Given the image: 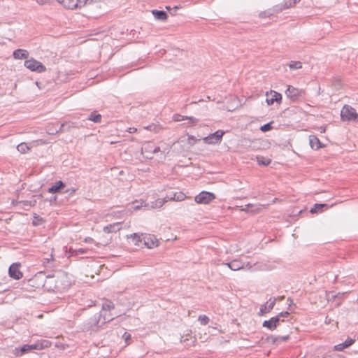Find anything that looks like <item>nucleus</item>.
Instances as JSON below:
<instances>
[{"mask_svg":"<svg viewBox=\"0 0 358 358\" xmlns=\"http://www.w3.org/2000/svg\"><path fill=\"white\" fill-rule=\"evenodd\" d=\"M137 131V129L135 127H129L127 129V131L130 134L135 133Z\"/></svg>","mask_w":358,"mask_h":358,"instance_id":"46","label":"nucleus"},{"mask_svg":"<svg viewBox=\"0 0 358 358\" xmlns=\"http://www.w3.org/2000/svg\"><path fill=\"white\" fill-rule=\"evenodd\" d=\"M76 191V189L75 188H70V189H68L66 191H64V192L71 195V194H74Z\"/></svg>","mask_w":358,"mask_h":358,"instance_id":"43","label":"nucleus"},{"mask_svg":"<svg viewBox=\"0 0 358 358\" xmlns=\"http://www.w3.org/2000/svg\"><path fill=\"white\" fill-rule=\"evenodd\" d=\"M289 338V336H271L269 338V339L271 340V341L273 343H278V342L285 341L288 340Z\"/></svg>","mask_w":358,"mask_h":358,"instance_id":"29","label":"nucleus"},{"mask_svg":"<svg viewBox=\"0 0 358 358\" xmlns=\"http://www.w3.org/2000/svg\"><path fill=\"white\" fill-rule=\"evenodd\" d=\"M354 342H355V340H353L352 338H348L344 343L336 345L335 348L336 350L342 351L345 348H347L350 347V345H352L354 343Z\"/></svg>","mask_w":358,"mask_h":358,"instance_id":"21","label":"nucleus"},{"mask_svg":"<svg viewBox=\"0 0 358 358\" xmlns=\"http://www.w3.org/2000/svg\"><path fill=\"white\" fill-rule=\"evenodd\" d=\"M54 280L52 277L48 276L45 282V285L51 283Z\"/></svg>","mask_w":358,"mask_h":358,"instance_id":"45","label":"nucleus"},{"mask_svg":"<svg viewBox=\"0 0 358 358\" xmlns=\"http://www.w3.org/2000/svg\"><path fill=\"white\" fill-rule=\"evenodd\" d=\"M257 161L259 165L268 166L271 163V159L264 158L262 156H257Z\"/></svg>","mask_w":358,"mask_h":358,"instance_id":"28","label":"nucleus"},{"mask_svg":"<svg viewBox=\"0 0 358 358\" xmlns=\"http://www.w3.org/2000/svg\"><path fill=\"white\" fill-rule=\"evenodd\" d=\"M181 6H174L173 8H172L171 9V15H175L176 13V11L178 9L180 8Z\"/></svg>","mask_w":358,"mask_h":358,"instance_id":"42","label":"nucleus"},{"mask_svg":"<svg viewBox=\"0 0 358 358\" xmlns=\"http://www.w3.org/2000/svg\"><path fill=\"white\" fill-rule=\"evenodd\" d=\"M159 151H160V148L159 147H155L152 149V154H155V153H157V152H158Z\"/></svg>","mask_w":358,"mask_h":358,"instance_id":"47","label":"nucleus"},{"mask_svg":"<svg viewBox=\"0 0 358 358\" xmlns=\"http://www.w3.org/2000/svg\"><path fill=\"white\" fill-rule=\"evenodd\" d=\"M29 149L28 145L25 143H20L17 146V150L21 153H25Z\"/></svg>","mask_w":358,"mask_h":358,"instance_id":"32","label":"nucleus"},{"mask_svg":"<svg viewBox=\"0 0 358 358\" xmlns=\"http://www.w3.org/2000/svg\"><path fill=\"white\" fill-rule=\"evenodd\" d=\"M185 195L182 192H176V193H173V197H169V199L181 201H183L185 199Z\"/></svg>","mask_w":358,"mask_h":358,"instance_id":"27","label":"nucleus"},{"mask_svg":"<svg viewBox=\"0 0 358 358\" xmlns=\"http://www.w3.org/2000/svg\"><path fill=\"white\" fill-rule=\"evenodd\" d=\"M85 242L87 243H91L93 241V239L92 238H85Z\"/></svg>","mask_w":358,"mask_h":358,"instance_id":"51","label":"nucleus"},{"mask_svg":"<svg viewBox=\"0 0 358 358\" xmlns=\"http://www.w3.org/2000/svg\"><path fill=\"white\" fill-rule=\"evenodd\" d=\"M152 149L153 147L150 143H148L142 148L143 151H144L145 153L149 152L150 154H152Z\"/></svg>","mask_w":358,"mask_h":358,"instance_id":"37","label":"nucleus"},{"mask_svg":"<svg viewBox=\"0 0 358 358\" xmlns=\"http://www.w3.org/2000/svg\"><path fill=\"white\" fill-rule=\"evenodd\" d=\"M279 321L280 322H283L284 321V319L282 318L281 317H279Z\"/></svg>","mask_w":358,"mask_h":358,"instance_id":"55","label":"nucleus"},{"mask_svg":"<svg viewBox=\"0 0 358 358\" xmlns=\"http://www.w3.org/2000/svg\"><path fill=\"white\" fill-rule=\"evenodd\" d=\"M53 259L52 258V255H51V258L50 259H48V258L45 259V261H44V263H45V262L48 263L50 261V259Z\"/></svg>","mask_w":358,"mask_h":358,"instance_id":"52","label":"nucleus"},{"mask_svg":"<svg viewBox=\"0 0 358 358\" xmlns=\"http://www.w3.org/2000/svg\"><path fill=\"white\" fill-rule=\"evenodd\" d=\"M120 222L108 224L103 227V231L106 233L116 232L120 229Z\"/></svg>","mask_w":358,"mask_h":358,"instance_id":"19","label":"nucleus"},{"mask_svg":"<svg viewBox=\"0 0 358 358\" xmlns=\"http://www.w3.org/2000/svg\"><path fill=\"white\" fill-rule=\"evenodd\" d=\"M215 198L214 194L208 192H201L194 198L197 203L208 204Z\"/></svg>","mask_w":358,"mask_h":358,"instance_id":"7","label":"nucleus"},{"mask_svg":"<svg viewBox=\"0 0 358 358\" xmlns=\"http://www.w3.org/2000/svg\"><path fill=\"white\" fill-rule=\"evenodd\" d=\"M144 244L148 248H152L155 246L157 245V239L152 236L150 235H145L143 237Z\"/></svg>","mask_w":358,"mask_h":358,"instance_id":"15","label":"nucleus"},{"mask_svg":"<svg viewBox=\"0 0 358 358\" xmlns=\"http://www.w3.org/2000/svg\"><path fill=\"white\" fill-rule=\"evenodd\" d=\"M66 187L65 183L62 180H58L55 182L50 187L48 188V192L51 194L61 192L62 190Z\"/></svg>","mask_w":358,"mask_h":358,"instance_id":"14","label":"nucleus"},{"mask_svg":"<svg viewBox=\"0 0 358 358\" xmlns=\"http://www.w3.org/2000/svg\"><path fill=\"white\" fill-rule=\"evenodd\" d=\"M300 0H294V3H296V1H299Z\"/></svg>","mask_w":358,"mask_h":358,"instance_id":"58","label":"nucleus"},{"mask_svg":"<svg viewBox=\"0 0 358 358\" xmlns=\"http://www.w3.org/2000/svg\"><path fill=\"white\" fill-rule=\"evenodd\" d=\"M43 219L39 217V216H35L34 220L32 222L33 225L37 226L42 223Z\"/></svg>","mask_w":358,"mask_h":358,"instance_id":"39","label":"nucleus"},{"mask_svg":"<svg viewBox=\"0 0 358 358\" xmlns=\"http://www.w3.org/2000/svg\"><path fill=\"white\" fill-rule=\"evenodd\" d=\"M289 315V313L288 311H283L278 315V317H281L282 318L287 317Z\"/></svg>","mask_w":358,"mask_h":358,"instance_id":"40","label":"nucleus"},{"mask_svg":"<svg viewBox=\"0 0 358 358\" xmlns=\"http://www.w3.org/2000/svg\"><path fill=\"white\" fill-rule=\"evenodd\" d=\"M341 117L343 121L357 122L358 113L351 106L345 105L341 110Z\"/></svg>","mask_w":358,"mask_h":358,"instance_id":"3","label":"nucleus"},{"mask_svg":"<svg viewBox=\"0 0 358 358\" xmlns=\"http://www.w3.org/2000/svg\"><path fill=\"white\" fill-rule=\"evenodd\" d=\"M100 320V315L96 314L89 319V320L83 324V330H94L98 327Z\"/></svg>","mask_w":358,"mask_h":358,"instance_id":"10","label":"nucleus"},{"mask_svg":"<svg viewBox=\"0 0 358 358\" xmlns=\"http://www.w3.org/2000/svg\"><path fill=\"white\" fill-rule=\"evenodd\" d=\"M196 141H197V139H196L194 136H188V142H189V143H195Z\"/></svg>","mask_w":358,"mask_h":358,"instance_id":"41","label":"nucleus"},{"mask_svg":"<svg viewBox=\"0 0 358 358\" xmlns=\"http://www.w3.org/2000/svg\"><path fill=\"white\" fill-rule=\"evenodd\" d=\"M24 65L31 71L42 73L46 71V67L41 62L34 58L25 60Z\"/></svg>","mask_w":358,"mask_h":358,"instance_id":"4","label":"nucleus"},{"mask_svg":"<svg viewBox=\"0 0 358 358\" xmlns=\"http://www.w3.org/2000/svg\"><path fill=\"white\" fill-rule=\"evenodd\" d=\"M324 208H327V205L325 203H315L314 207L310 210L311 213H317L322 211Z\"/></svg>","mask_w":358,"mask_h":358,"instance_id":"23","label":"nucleus"},{"mask_svg":"<svg viewBox=\"0 0 358 358\" xmlns=\"http://www.w3.org/2000/svg\"><path fill=\"white\" fill-rule=\"evenodd\" d=\"M13 56L16 59H27L29 57V52L26 50L17 49L13 51Z\"/></svg>","mask_w":358,"mask_h":358,"instance_id":"16","label":"nucleus"},{"mask_svg":"<svg viewBox=\"0 0 358 358\" xmlns=\"http://www.w3.org/2000/svg\"><path fill=\"white\" fill-rule=\"evenodd\" d=\"M338 358H345V357H339Z\"/></svg>","mask_w":358,"mask_h":358,"instance_id":"59","label":"nucleus"},{"mask_svg":"<svg viewBox=\"0 0 358 358\" xmlns=\"http://www.w3.org/2000/svg\"><path fill=\"white\" fill-rule=\"evenodd\" d=\"M309 143L310 147L314 150H318L319 148L322 147L319 138L314 135H310L309 136Z\"/></svg>","mask_w":358,"mask_h":358,"instance_id":"17","label":"nucleus"},{"mask_svg":"<svg viewBox=\"0 0 358 358\" xmlns=\"http://www.w3.org/2000/svg\"><path fill=\"white\" fill-rule=\"evenodd\" d=\"M275 298H270L265 304H263L260 306L259 315H263L269 313L273 308L275 304Z\"/></svg>","mask_w":358,"mask_h":358,"instance_id":"12","label":"nucleus"},{"mask_svg":"<svg viewBox=\"0 0 358 358\" xmlns=\"http://www.w3.org/2000/svg\"><path fill=\"white\" fill-rule=\"evenodd\" d=\"M65 278L64 275H62V276H59V277H57V280H55V288L57 289V290H60L61 289H65L67 287H69V284H66V285H64V287H62V282H63V280L64 278Z\"/></svg>","mask_w":358,"mask_h":358,"instance_id":"24","label":"nucleus"},{"mask_svg":"<svg viewBox=\"0 0 358 358\" xmlns=\"http://www.w3.org/2000/svg\"><path fill=\"white\" fill-rule=\"evenodd\" d=\"M262 326L264 327H266V328L268 329L269 330H271V331L274 330L276 328V324L273 321L272 318H271L268 320H265L263 322Z\"/></svg>","mask_w":358,"mask_h":358,"instance_id":"25","label":"nucleus"},{"mask_svg":"<svg viewBox=\"0 0 358 358\" xmlns=\"http://www.w3.org/2000/svg\"><path fill=\"white\" fill-rule=\"evenodd\" d=\"M127 238H133L136 245H138V243L142 241L141 236L137 233L130 234L129 236H127Z\"/></svg>","mask_w":358,"mask_h":358,"instance_id":"31","label":"nucleus"},{"mask_svg":"<svg viewBox=\"0 0 358 358\" xmlns=\"http://www.w3.org/2000/svg\"><path fill=\"white\" fill-rule=\"evenodd\" d=\"M273 321L275 322V324H276V327H278V325L279 324V323L280 322L279 321V317L278 315H276L275 317H271Z\"/></svg>","mask_w":358,"mask_h":358,"instance_id":"44","label":"nucleus"},{"mask_svg":"<svg viewBox=\"0 0 358 358\" xmlns=\"http://www.w3.org/2000/svg\"><path fill=\"white\" fill-rule=\"evenodd\" d=\"M50 345H51V343L48 340H44V339L39 340L34 344H26V345H24L23 346H22L20 348L19 352L17 353V355L22 356V355H23L31 350H43V349L49 348L50 346Z\"/></svg>","mask_w":358,"mask_h":358,"instance_id":"1","label":"nucleus"},{"mask_svg":"<svg viewBox=\"0 0 358 358\" xmlns=\"http://www.w3.org/2000/svg\"><path fill=\"white\" fill-rule=\"evenodd\" d=\"M115 307L114 303L110 301H106L102 304V309L103 310H110Z\"/></svg>","mask_w":358,"mask_h":358,"instance_id":"30","label":"nucleus"},{"mask_svg":"<svg viewBox=\"0 0 358 358\" xmlns=\"http://www.w3.org/2000/svg\"><path fill=\"white\" fill-rule=\"evenodd\" d=\"M101 115L96 113V111H94L91 113L87 120H91L95 123H99L101 121Z\"/></svg>","mask_w":358,"mask_h":358,"instance_id":"22","label":"nucleus"},{"mask_svg":"<svg viewBox=\"0 0 358 358\" xmlns=\"http://www.w3.org/2000/svg\"><path fill=\"white\" fill-rule=\"evenodd\" d=\"M289 67L291 69H299L302 67V65H301V63L300 62H296V61H292L289 64Z\"/></svg>","mask_w":358,"mask_h":358,"instance_id":"34","label":"nucleus"},{"mask_svg":"<svg viewBox=\"0 0 358 358\" xmlns=\"http://www.w3.org/2000/svg\"><path fill=\"white\" fill-rule=\"evenodd\" d=\"M166 9L171 12V11L172 8H171V6H166Z\"/></svg>","mask_w":358,"mask_h":358,"instance_id":"53","label":"nucleus"},{"mask_svg":"<svg viewBox=\"0 0 358 358\" xmlns=\"http://www.w3.org/2000/svg\"><path fill=\"white\" fill-rule=\"evenodd\" d=\"M198 320L200 322L201 324L206 325L209 322V318L205 315H201L199 316Z\"/></svg>","mask_w":358,"mask_h":358,"instance_id":"35","label":"nucleus"},{"mask_svg":"<svg viewBox=\"0 0 358 358\" xmlns=\"http://www.w3.org/2000/svg\"><path fill=\"white\" fill-rule=\"evenodd\" d=\"M113 319V317L108 318V322H109V321L112 320Z\"/></svg>","mask_w":358,"mask_h":358,"instance_id":"57","label":"nucleus"},{"mask_svg":"<svg viewBox=\"0 0 358 358\" xmlns=\"http://www.w3.org/2000/svg\"><path fill=\"white\" fill-rule=\"evenodd\" d=\"M262 206H263L261 204L254 205L248 203L245 206V208L241 209V210H244L245 212H251L252 213H257L260 211Z\"/></svg>","mask_w":358,"mask_h":358,"instance_id":"18","label":"nucleus"},{"mask_svg":"<svg viewBox=\"0 0 358 358\" xmlns=\"http://www.w3.org/2000/svg\"><path fill=\"white\" fill-rule=\"evenodd\" d=\"M10 277L13 279L19 280L22 277V273L19 269V264H13L10 266L8 269Z\"/></svg>","mask_w":358,"mask_h":358,"instance_id":"13","label":"nucleus"},{"mask_svg":"<svg viewBox=\"0 0 358 358\" xmlns=\"http://www.w3.org/2000/svg\"><path fill=\"white\" fill-rule=\"evenodd\" d=\"M287 301H290V304H291V303H292V300L290 298H288V299H287Z\"/></svg>","mask_w":358,"mask_h":358,"instance_id":"56","label":"nucleus"},{"mask_svg":"<svg viewBox=\"0 0 358 358\" xmlns=\"http://www.w3.org/2000/svg\"><path fill=\"white\" fill-rule=\"evenodd\" d=\"M152 13L155 17V19L161 21L166 20L168 17L166 13L164 10H152Z\"/></svg>","mask_w":358,"mask_h":358,"instance_id":"20","label":"nucleus"},{"mask_svg":"<svg viewBox=\"0 0 358 358\" xmlns=\"http://www.w3.org/2000/svg\"><path fill=\"white\" fill-rule=\"evenodd\" d=\"M68 9L81 8L86 5H90L99 2L100 0H56Z\"/></svg>","mask_w":358,"mask_h":358,"instance_id":"2","label":"nucleus"},{"mask_svg":"<svg viewBox=\"0 0 358 358\" xmlns=\"http://www.w3.org/2000/svg\"><path fill=\"white\" fill-rule=\"evenodd\" d=\"M282 100L281 94L275 92L271 91V92L266 93V102L268 106H271L274 103V102L280 103Z\"/></svg>","mask_w":358,"mask_h":358,"instance_id":"11","label":"nucleus"},{"mask_svg":"<svg viewBox=\"0 0 358 358\" xmlns=\"http://www.w3.org/2000/svg\"><path fill=\"white\" fill-rule=\"evenodd\" d=\"M224 265H227L230 269L232 271H238L241 269H244L247 267L248 269L252 268L250 263H247L246 264L242 262L240 259H234L229 262L224 263Z\"/></svg>","mask_w":358,"mask_h":358,"instance_id":"9","label":"nucleus"},{"mask_svg":"<svg viewBox=\"0 0 358 358\" xmlns=\"http://www.w3.org/2000/svg\"><path fill=\"white\" fill-rule=\"evenodd\" d=\"M169 197H173V193H171L170 195L166 196L164 199V201H170Z\"/></svg>","mask_w":358,"mask_h":358,"instance_id":"48","label":"nucleus"},{"mask_svg":"<svg viewBox=\"0 0 358 358\" xmlns=\"http://www.w3.org/2000/svg\"><path fill=\"white\" fill-rule=\"evenodd\" d=\"M125 341L127 342L129 339L131 338V336L129 334H124V335Z\"/></svg>","mask_w":358,"mask_h":358,"instance_id":"49","label":"nucleus"},{"mask_svg":"<svg viewBox=\"0 0 358 358\" xmlns=\"http://www.w3.org/2000/svg\"><path fill=\"white\" fill-rule=\"evenodd\" d=\"M38 3L39 4H43V3H44V0H38Z\"/></svg>","mask_w":358,"mask_h":358,"instance_id":"54","label":"nucleus"},{"mask_svg":"<svg viewBox=\"0 0 358 358\" xmlns=\"http://www.w3.org/2000/svg\"><path fill=\"white\" fill-rule=\"evenodd\" d=\"M185 120H188V122L186 123L187 127H193L196 125L199 121V119L192 116H185Z\"/></svg>","mask_w":358,"mask_h":358,"instance_id":"26","label":"nucleus"},{"mask_svg":"<svg viewBox=\"0 0 358 358\" xmlns=\"http://www.w3.org/2000/svg\"><path fill=\"white\" fill-rule=\"evenodd\" d=\"M285 94L292 101H296L298 98L303 96L305 95V91L301 89L295 88L293 86L289 85Z\"/></svg>","mask_w":358,"mask_h":358,"instance_id":"6","label":"nucleus"},{"mask_svg":"<svg viewBox=\"0 0 358 358\" xmlns=\"http://www.w3.org/2000/svg\"><path fill=\"white\" fill-rule=\"evenodd\" d=\"M224 132L222 130H217L213 134L203 138V141L207 144H216L221 142Z\"/></svg>","mask_w":358,"mask_h":358,"instance_id":"8","label":"nucleus"},{"mask_svg":"<svg viewBox=\"0 0 358 358\" xmlns=\"http://www.w3.org/2000/svg\"><path fill=\"white\" fill-rule=\"evenodd\" d=\"M74 127V123L73 122H65L61 124L57 123L55 125H49L47 129L49 134L53 135L59 131H69L71 127Z\"/></svg>","mask_w":358,"mask_h":358,"instance_id":"5","label":"nucleus"},{"mask_svg":"<svg viewBox=\"0 0 358 358\" xmlns=\"http://www.w3.org/2000/svg\"><path fill=\"white\" fill-rule=\"evenodd\" d=\"M185 115H181L180 114H174L173 116V120L176 122H180L182 120H185Z\"/></svg>","mask_w":358,"mask_h":358,"instance_id":"38","label":"nucleus"},{"mask_svg":"<svg viewBox=\"0 0 358 358\" xmlns=\"http://www.w3.org/2000/svg\"><path fill=\"white\" fill-rule=\"evenodd\" d=\"M164 201H162V200H158L157 201V203H159V207H161L162 206L163 203H164Z\"/></svg>","mask_w":358,"mask_h":358,"instance_id":"50","label":"nucleus"},{"mask_svg":"<svg viewBox=\"0 0 358 358\" xmlns=\"http://www.w3.org/2000/svg\"><path fill=\"white\" fill-rule=\"evenodd\" d=\"M88 251V249L86 248H79L72 250L71 255L74 256H78L80 255H83L87 253Z\"/></svg>","mask_w":358,"mask_h":358,"instance_id":"33","label":"nucleus"},{"mask_svg":"<svg viewBox=\"0 0 358 358\" xmlns=\"http://www.w3.org/2000/svg\"><path fill=\"white\" fill-rule=\"evenodd\" d=\"M272 129L271 122L265 124L260 127V130L263 132L270 131Z\"/></svg>","mask_w":358,"mask_h":358,"instance_id":"36","label":"nucleus"}]
</instances>
